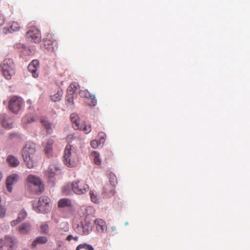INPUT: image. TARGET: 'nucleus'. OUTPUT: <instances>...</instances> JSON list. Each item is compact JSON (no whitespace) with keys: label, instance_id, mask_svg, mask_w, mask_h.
<instances>
[{"label":"nucleus","instance_id":"obj_1","mask_svg":"<svg viewBox=\"0 0 250 250\" xmlns=\"http://www.w3.org/2000/svg\"><path fill=\"white\" fill-rule=\"evenodd\" d=\"M79 161V156L77 150L72 145L68 144L65 147L63 162L68 167H74Z\"/></svg>","mask_w":250,"mask_h":250},{"label":"nucleus","instance_id":"obj_2","mask_svg":"<svg viewBox=\"0 0 250 250\" xmlns=\"http://www.w3.org/2000/svg\"><path fill=\"white\" fill-rule=\"evenodd\" d=\"M36 152L35 145L33 143H27L22 149V155L27 167L32 168L34 167L33 159Z\"/></svg>","mask_w":250,"mask_h":250},{"label":"nucleus","instance_id":"obj_3","mask_svg":"<svg viewBox=\"0 0 250 250\" xmlns=\"http://www.w3.org/2000/svg\"><path fill=\"white\" fill-rule=\"evenodd\" d=\"M0 68L4 77L7 80L11 79L15 74V65L13 60L7 58L0 63Z\"/></svg>","mask_w":250,"mask_h":250},{"label":"nucleus","instance_id":"obj_4","mask_svg":"<svg viewBox=\"0 0 250 250\" xmlns=\"http://www.w3.org/2000/svg\"><path fill=\"white\" fill-rule=\"evenodd\" d=\"M70 120L72 126L75 129L82 130L85 134H87L91 131V126L90 125H86L83 121L80 120L76 113H73L71 114Z\"/></svg>","mask_w":250,"mask_h":250},{"label":"nucleus","instance_id":"obj_5","mask_svg":"<svg viewBox=\"0 0 250 250\" xmlns=\"http://www.w3.org/2000/svg\"><path fill=\"white\" fill-rule=\"evenodd\" d=\"M17 247V240L9 235L0 239V250H15Z\"/></svg>","mask_w":250,"mask_h":250},{"label":"nucleus","instance_id":"obj_6","mask_svg":"<svg viewBox=\"0 0 250 250\" xmlns=\"http://www.w3.org/2000/svg\"><path fill=\"white\" fill-rule=\"evenodd\" d=\"M50 199L45 196L41 197L38 200V205L33 204V209L38 213L45 212L49 210Z\"/></svg>","mask_w":250,"mask_h":250},{"label":"nucleus","instance_id":"obj_7","mask_svg":"<svg viewBox=\"0 0 250 250\" xmlns=\"http://www.w3.org/2000/svg\"><path fill=\"white\" fill-rule=\"evenodd\" d=\"M22 105L23 101L21 97L13 96L9 100L8 108L13 113H18L21 110Z\"/></svg>","mask_w":250,"mask_h":250},{"label":"nucleus","instance_id":"obj_8","mask_svg":"<svg viewBox=\"0 0 250 250\" xmlns=\"http://www.w3.org/2000/svg\"><path fill=\"white\" fill-rule=\"evenodd\" d=\"M26 37L30 42L39 43L41 40V32L36 27L31 26L27 32Z\"/></svg>","mask_w":250,"mask_h":250},{"label":"nucleus","instance_id":"obj_9","mask_svg":"<svg viewBox=\"0 0 250 250\" xmlns=\"http://www.w3.org/2000/svg\"><path fill=\"white\" fill-rule=\"evenodd\" d=\"M71 187L74 193L79 195L85 193L89 189V186L83 181L73 182Z\"/></svg>","mask_w":250,"mask_h":250},{"label":"nucleus","instance_id":"obj_10","mask_svg":"<svg viewBox=\"0 0 250 250\" xmlns=\"http://www.w3.org/2000/svg\"><path fill=\"white\" fill-rule=\"evenodd\" d=\"M27 181L29 184L38 188V190L36 191L37 193L40 194L43 191L44 185L39 177L30 174L27 177Z\"/></svg>","mask_w":250,"mask_h":250},{"label":"nucleus","instance_id":"obj_11","mask_svg":"<svg viewBox=\"0 0 250 250\" xmlns=\"http://www.w3.org/2000/svg\"><path fill=\"white\" fill-rule=\"evenodd\" d=\"M43 46L48 51L52 52L57 46L56 41L54 39L52 35H48L43 40Z\"/></svg>","mask_w":250,"mask_h":250},{"label":"nucleus","instance_id":"obj_12","mask_svg":"<svg viewBox=\"0 0 250 250\" xmlns=\"http://www.w3.org/2000/svg\"><path fill=\"white\" fill-rule=\"evenodd\" d=\"M39 67V62L37 60H34L28 66V70L30 72L34 78L38 77L39 75L37 72L38 69Z\"/></svg>","mask_w":250,"mask_h":250},{"label":"nucleus","instance_id":"obj_13","mask_svg":"<svg viewBox=\"0 0 250 250\" xmlns=\"http://www.w3.org/2000/svg\"><path fill=\"white\" fill-rule=\"evenodd\" d=\"M115 187L107 183L103 187L102 194L105 197H111L114 195L116 193Z\"/></svg>","mask_w":250,"mask_h":250},{"label":"nucleus","instance_id":"obj_14","mask_svg":"<svg viewBox=\"0 0 250 250\" xmlns=\"http://www.w3.org/2000/svg\"><path fill=\"white\" fill-rule=\"evenodd\" d=\"M19 178V176L17 174H12L7 178L6 180V188L9 192H11L12 190V186L18 181Z\"/></svg>","mask_w":250,"mask_h":250},{"label":"nucleus","instance_id":"obj_15","mask_svg":"<svg viewBox=\"0 0 250 250\" xmlns=\"http://www.w3.org/2000/svg\"><path fill=\"white\" fill-rule=\"evenodd\" d=\"M54 141L52 139H48L43 144L44 151L47 156H50L53 152V145Z\"/></svg>","mask_w":250,"mask_h":250},{"label":"nucleus","instance_id":"obj_16","mask_svg":"<svg viewBox=\"0 0 250 250\" xmlns=\"http://www.w3.org/2000/svg\"><path fill=\"white\" fill-rule=\"evenodd\" d=\"M79 94L81 97L86 98L87 99L88 98H92L93 100L92 102V104H91L92 105H96L97 104V100L96 99L95 96L94 95L91 94L89 92L86 90H80L79 92Z\"/></svg>","mask_w":250,"mask_h":250},{"label":"nucleus","instance_id":"obj_17","mask_svg":"<svg viewBox=\"0 0 250 250\" xmlns=\"http://www.w3.org/2000/svg\"><path fill=\"white\" fill-rule=\"evenodd\" d=\"M94 223L98 231L104 232V230H106V225L105 221L103 220L98 218L95 220Z\"/></svg>","mask_w":250,"mask_h":250},{"label":"nucleus","instance_id":"obj_18","mask_svg":"<svg viewBox=\"0 0 250 250\" xmlns=\"http://www.w3.org/2000/svg\"><path fill=\"white\" fill-rule=\"evenodd\" d=\"M6 161L8 165L11 167H17L20 164V161L18 159L12 155H9L7 157Z\"/></svg>","mask_w":250,"mask_h":250},{"label":"nucleus","instance_id":"obj_19","mask_svg":"<svg viewBox=\"0 0 250 250\" xmlns=\"http://www.w3.org/2000/svg\"><path fill=\"white\" fill-rule=\"evenodd\" d=\"M41 123L46 129L47 133L51 134L52 133V125L45 117L41 118Z\"/></svg>","mask_w":250,"mask_h":250},{"label":"nucleus","instance_id":"obj_20","mask_svg":"<svg viewBox=\"0 0 250 250\" xmlns=\"http://www.w3.org/2000/svg\"><path fill=\"white\" fill-rule=\"evenodd\" d=\"M82 228L83 229L82 234L87 235L91 232L92 229V226L89 222H84L82 224Z\"/></svg>","mask_w":250,"mask_h":250},{"label":"nucleus","instance_id":"obj_21","mask_svg":"<svg viewBox=\"0 0 250 250\" xmlns=\"http://www.w3.org/2000/svg\"><path fill=\"white\" fill-rule=\"evenodd\" d=\"M58 206L60 208H64L66 207H71L72 204L70 199L67 198H62L58 202Z\"/></svg>","mask_w":250,"mask_h":250},{"label":"nucleus","instance_id":"obj_22","mask_svg":"<svg viewBox=\"0 0 250 250\" xmlns=\"http://www.w3.org/2000/svg\"><path fill=\"white\" fill-rule=\"evenodd\" d=\"M31 229V226L28 223H23L18 228L19 231L21 234L28 233Z\"/></svg>","mask_w":250,"mask_h":250},{"label":"nucleus","instance_id":"obj_23","mask_svg":"<svg viewBox=\"0 0 250 250\" xmlns=\"http://www.w3.org/2000/svg\"><path fill=\"white\" fill-rule=\"evenodd\" d=\"M58 170V168L55 166L51 165L46 171V175L50 178H53L56 174V172Z\"/></svg>","mask_w":250,"mask_h":250},{"label":"nucleus","instance_id":"obj_24","mask_svg":"<svg viewBox=\"0 0 250 250\" xmlns=\"http://www.w3.org/2000/svg\"><path fill=\"white\" fill-rule=\"evenodd\" d=\"M47 242V238L45 236H41L37 238L32 243V246L34 248L38 244H45Z\"/></svg>","mask_w":250,"mask_h":250},{"label":"nucleus","instance_id":"obj_25","mask_svg":"<svg viewBox=\"0 0 250 250\" xmlns=\"http://www.w3.org/2000/svg\"><path fill=\"white\" fill-rule=\"evenodd\" d=\"M20 29V24L18 22L13 21L8 28V31L12 33L14 32L19 31Z\"/></svg>","mask_w":250,"mask_h":250},{"label":"nucleus","instance_id":"obj_26","mask_svg":"<svg viewBox=\"0 0 250 250\" xmlns=\"http://www.w3.org/2000/svg\"><path fill=\"white\" fill-rule=\"evenodd\" d=\"M76 250H94V249L91 245L83 243L79 245Z\"/></svg>","mask_w":250,"mask_h":250},{"label":"nucleus","instance_id":"obj_27","mask_svg":"<svg viewBox=\"0 0 250 250\" xmlns=\"http://www.w3.org/2000/svg\"><path fill=\"white\" fill-rule=\"evenodd\" d=\"M63 92L62 90L58 91L57 93L51 96V100L54 102L59 101L62 96Z\"/></svg>","mask_w":250,"mask_h":250},{"label":"nucleus","instance_id":"obj_28","mask_svg":"<svg viewBox=\"0 0 250 250\" xmlns=\"http://www.w3.org/2000/svg\"><path fill=\"white\" fill-rule=\"evenodd\" d=\"M109 181L110 182V184H109L115 188L118 183V181L117 177L114 173L110 174Z\"/></svg>","mask_w":250,"mask_h":250},{"label":"nucleus","instance_id":"obj_29","mask_svg":"<svg viewBox=\"0 0 250 250\" xmlns=\"http://www.w3.org/2000/svg\"><path fill=\"white\" fill-rule=\"evenodd\" d=\"M92 155L93 157L94 162L96 165H99L101 163V160L100 158L99 154L96 151H93L92 153Z\"/></svg>","mask_w":250,"mask_h":250},{"label":"nucleus","instance_id":"obj_30","mask_svg":"<svg viewBox=\"0 0 250 250\" xmlns=\"http://www.w3.org/2000/svg\"><path fill=\"white\" fill-rule=\"evenodd\" d=\"M90 195L91 197V201L95 203H97L99 202V198L98 196V195L96 193H95L93 191H90Z\"/></svg>","mask_w":250,"mask_h":250},{"label":"nucleus","instance_id":"obj_31","mask_svg":"<svg viewBox=\"0 0 250 250\" xmlns=\"http://www.w3.org/2000/svg\"><path fill=\"white\" fill-rule=\"evenodd\" d=\"M74 96L75 95L67 93L65 97L67 104L70 105L73 104V99L74 98Z\"/></svg>","mask_w":250,"mask_h":250},{"label":"nucleus","instance_id":"obj_32","mask_svg":"<svg viewBox=\"0 0 250 250\" xmlns=\"http://www.w3.org/2000/svg\"><path fill=\"white\" fill-rule=\"evenodd\" d=\"M41 230L42 232L47 234L49 232V227L48 225L46 223H43L40 227Z\"/></svg>","mask_w":250,"mask_h":250},{"label":"nucleus","instance_id":"obj_33","mask_svg":"<svg viewBox=\"0 0 250 250\" xmlns=\"http://www.w3.org/2000/svg\"><path fill=\"white\" fill-rule=\"evenodd\" d=\"M77 90V87L74 84L71 83L67 89V93L75 95V92Z\"/></svg>","mask_w":250,"mask_h":250},{"label":"nucleus","instance_id":"obj_34","mask_svg":"<svg viewBox=\"0 0 250 250\" xmlns=\"http://www.w3.org/2000/svg\"><path fill=\"white\" fill-rule=\"evenodd\" d=\"M27 216V213L24 210H21L18 214V218L20 221H22Z\"/></svg>","mask_w":250,"mask_h":250},{"label":"nucleus","instance_id":"obj_35","mask_svg":"<svg viewBox=\"0 0 250 250\" xmlns=\"http://www.w3.org/2000/svg\"><path fill=\"white\" fill-rule=\"evenodd\" d=\"M101 143L96 140H92L90 143L91 146L93 148H96Z\"/></svg>","mask_w":250,"mask_h":250},{"label":"nucleus","instance_id":"obj_36","mask_svg":"<svg viewBox=\"0 0 250 250\" xmlns=\"http://www.w3.org/2000/svg\"><path fill=\"white\" fill-rule=\"evenodd\" d=\"M6 212V208L0 205V218L4 216Z\"/></svg>","mask_w":250,"mask_h":250},{"label":"nucleus","instance_id":"obj_37","mask_svg":"<svg viewBox=\"0 0 250 250\" xmlns=\"http://www.w3.org/2000/svg\"><path fill=\"white\" fill-rule=\"evenodd\" d=\"M72 239H74L75 241H77L79 238L78 236L73 237L72 235H69L66 237V240L68 241H70Z\"/></svg>","mask_w":250,"mask_h":250},{"label":"nucleus","instance_id":"obj_38","mask_svg":"<svg viewBox=\"0 0 250 250\" xmlns=\"http://www.w3.org/2000/svg\"><path fill=\"white\" fill-rule=\"evenodd\" d=\"M25 120H27L29 122H32L34 121V118L32 116H29L27 118H25L23 119V122H24Z\"/></svg>","mask_w":250,"mask_h":250},{"label":"nucleus","instance_id":"obj_39","mask_svg":"<svg viewBox=\"0 0 250 250\" xmlns=\"http://www.w3.org/2000/svg\"><path fill=\"white\" fill-rule=\"evenodd\" d=\"M5 21V18L2 14H0V26H1L3 24Z\"/></svg>","mask_w":250,"mask_h":250},{"label":"nucleus","instance_id":"obj_40","mask_svg":"<svg viewBox=\"0 0 250 250\" xmlns=\"http://www.w3.org/2000/svg\"><path fill=\"white\" fill-rule=\"evenodd\" d=\"M21 221H19L18 218H17L15 220H13L11 222V225L12 227L16 226L18 224H19Z\"/></svg>","mask_w":250,"mask_h":250},{"label":"nucleus","instance_id":"obj_41","mask_svg":"<svg viewBox=\"0 0 250 250\" xmlns=\"http://www.w3.org/2000/svg\"><path fill=\"white\" fill-rule=\"evenodd\" d=\"M93 100L92 99V98H88L87 99V101H86V103L87 104H88V105L89 106H94L95 105H92L91 104H92V102Z\"/></svg>","mask_w":250,"mask_h":250},{"label":"nucleus","instance_id":"obj_42","mask_svg":"<svg viewBox=\"0 0 250 250\" xmlns=\"http://www.w3.org/2000/svg\"><path fill=\"white\" fill-rule=\"evenodd\" d=\"M5 122H3L2 123L3 126H4L5 127L7 128H10L12 127V123H10L9 125H5Z\"/></svg>","mask_w":250,"mask_h":250},{"label":"nucleus","instance_id":"obj_43","mask_svg":"<svg viewBox=\"0 0 250 250\" xmlns=\"http://www.w3.org/2000/svg\"><path fill=\"white\" fill-rule=\"evenodd\" d=\"M99 135L101 136V139H104L105 134L103 132H100L99 133Z\"/></svg>","mask_w":250,"mask_h":250},{"label":"nucleus","instance_id":"obj_44","mask_svg":"<svg viewBox=\"0 0 250 250\" xmlns=\"http://www.w3.org/2000/svg\"><path fill=\"white\" fill-rule=\"evenodd\" d=\"M70 188V186H67L66 187H64V190H63V192H65L66 194H68V193L67 192H66L65 191V190L66 189V188Z\"/></svg>","mask_w":250,"mask_h":250},{"label":"nucleus","instance_id":"obj_45","mask_svg":"<svg viewBox=\"0 0 250 250\" xmlns=\"http://www.w3.org/2000/svg\"><path fill=\"white\" fill-rule=\"evenodd\" d=\"M111 229H112V231H114V230H115V228H113V227H112V228H111Z\"/></svg>","mask_w":250,"mask_h":250}]
</instances>
